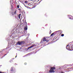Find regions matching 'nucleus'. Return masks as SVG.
Segmentation results:
<instances>
[{
    "mask_svg": "<svg viewBox=\"0 0 73 73\" xmlns=\"http://www.w3.org/2000/svg\"><path fill=\"white\" fill-rule=\"evenodd\" d=\"M17 12V10H15V9H13L12 10V12H11V15L12 16H15V18H16V15H17V14H16V12Z\"/></svg>",
    "mask_w": 73,
    "mask_h": 73,
    "instance_id": "obj_1",
    "label": "nucleus"
},
{
    "mask_svg": "<svg viewBox=\"0 0 73 73\" xmlns=\"http://www.w3.org/2000/svg\"><path fill=\"white\" fill-rule=\"evenodd\" d=\"M50 40L49 37H46V38L44 37L43 41H46V42H49V40Z\"/></svg>",
    "mask_w": 73,
    "mask_h": 73,
    "instance_id": "obj_2",
    "label": "nucleus"
},
{
    "mask_svg": "<svg viewBox=\"0 0 73 73\" xmlns=\"http://www.w3.org/2000/svg\"><path fill=\"white\" fill-rule=\"evenodd\" d=\"M23 41H18L17 43V44L18 45H23Z\"/></svg>",
    "mask_w": 73,
    "mask_h": 73,
    "instance_id": "obj_3",
    "label": "nucleus"
},
{
    "mask_svg": "<svg viewBox=\"0 0 73 73\" xmlns=\"http://www.w3.org/2000/svg\"><path fill=\"white\" fill-rule=\"evenodd\" d=\"M36 45L35 44L31 46L28 47V49H30V48H33V47H36Z\"/></svg>",
    "mask_w": 73,
    "mask_h": 73,
    "instance_id": "obj_4",
    "label": "nucleus"
},
{
    "mask_svg": "<svg viewBox=\"0 0 73 73\" xmlns=\"http://www.w3.org/2000/svg\"><path fill=\"white\" fill-rule=\"evenodd\" d=\"M66 48L67 50H70V46L67 45L66 47Z\"/></svg>",
    "mask_w": 73,
    "mask_h": 73,
    "instance_id": "obj_5",
    "label": "nucleus"
},
{
    "mask_svg": "<svg viewBox=\"0 0 73 73\" xmlns=\"http://www.w3.org/2000/svg\"><path fill=\"white\" fill-rule=\"evenodd\" d=\"M49 72H50V73H54V71L52 69H50L49 71Z\"/></svg>",
    "mask_w": 73,
    "mask_h": 73,
    "instance_id": "obj_6",
    "label": "nucleus"
},
{
    "mask_svg": "<svg viewBox=\"0 0 73 73\" xmlns=\"http://www.w3.org/2000/svg\"><path fill=\"white\" fill-rule=\"evenodd\" d=\"M11 72H13V73H15V72L13 70V68L11 67Z\"/></svg>",
    "mask_w": 73,
    "mask_h": 73,
    "instance_id": "obj_7",
    "label": "nucleus"
},
{
    "mask_svg": "<svg viewBox=\"0 0 73 73\" xmlns=\"http://www.w3.org/2000/svg\"><path fill=\"white\" fill-rule=\"evenodd\" d=\"M25 30H26V31H27V29H28V27H27V26H26L24 28Z\"/></svg>",
    "mask_w": 73,
    "mask_h": 73,
    "instance_id": "obj_8",
    "label": "nucleus"
},
{
    "mask_svg": "<svg viewBox=\"0 0 73 73\" xmlns=\"http://www.w3.org/2000/svg\"><path fill=\"white\" fill-rule=\"evenodd\" d=\"M57 32H60V34H61L62 33V30H59L57 31Z\"/></svg>",
    "mask_w": 73,
    "mask_h": 73,
    "instance_id": "obj_9",
    "label": "nucleus"
},
{
    "mask_svg": "<svg viewBox=\"0 0 73 73\" xmlns=\"http://www.w3.org/2000/svg\"><path fill=\"white\" fill-rule=\"evenodd\" d=\"M70 50H72H72H73V44L72 46V47H70Z\"/></svg>",
    "mask_w": 73,
    "mask_h": 73,
    "instance_id": "obj_10",
    "label": "nucleus"
},
{
    "mask_svg": "<svg viewBox=\"0 0 73 73\" xmlns=\"http://www.w3.org/2000/svg\"><path fill=\"white\" fill-rule=\"evenodd\" d=\"M25 7H27V8H28V9H32V8H30V7H29V6H25Z\"/></svg>",
    "mask_w": 73,
    "mask_h": 73,
    "instance_id": "obj_11",
    "label": "nucleus"
},
{
    "mask_svg": "<svg viewBox=\"0 0 73 73\" xmlns=\"http://www.w3.org/2000/svg\"><path fill=\"white\" fill-rule=\"evenodd\" d=\"M7 54H5L4 55V56H3L2 57H1V59L2 58H3V57H4L5 56H6V55H7Z\"/></svg>",
    "mask_w": 73,
    "mask_h": 73,
    "instance_id": "obj_12",
    "label": "nucleus"
},
{
    "mask_svg": "<svg viewBox=\"0 0 73 73\" xmlns=\"http://www.w3.org/2000/svg\"><path fill=\"white\" fill-rule=\"evenodd\" d=\"M51 69L55 70V69H56V68L55 67H52V68H51Z\"/></svg>",
    "mask_w": 73,
    "mask_h": 73,
    "instance_id": "obj_13",
    "label": "nucleus"
},
{
    "mask_svg": "<svg viewBox=\"0 0 73 73\" xmlns=\"http://www.w3.org/2000/svg\"><path fill=\"white\" fill-rule=\"evenodd\" d=\"M21 15V14H19V15H18V17L19 18V19H20V16Z\"/></svg>",
    "mask_w": 73,
    "mask_h": 73,
    "instance_id": "obj_14",
    "label": "nucleus"
},
{
    "mask_svg": "<svg viewBox=\"0 0 73 73\" xmlns=\"http://www.w3.org/2000/svg\"><path fill=\"white\" fill-rule=\"evenodd\" d=\"M53 35H54V33H52V34L50 35L51 36H53Z\"/></svg>",
    "mask_w": 73,
    "mask_h": 73,
    "instance_id": "obj_15",
    "label": "nucleus"
},
{
    "mask_svg": "<svg viewBox=\"0 0 73 73\" xmlns=\"http://www.w3.org/2000/svg\"><path fill=\"white\" fill-rule=\"evenodd\" d=\"M64 36V34H62L61 36H62V37H63V36Z\"/></svg>",
    "mask_w": 73,
    "mask_h": 73,
    "instance_id": "obj_16",
    "label": "nucleus"
},
{
    "mask_svg": "<svg viewBox=\"0 0 73 73\" xmlns=\"http://www.w3.org/2000/svg\"><path fill=\"white\" fill-rule=\"evenodd\" d=\"M17 7L18 8H19V5H17Z\"/></svg>",
    "mask_w": 73,
    "mask_h": 73,
    "instance_id": "obj_17",
    "label": "nucleus"
},
{
    "mask_svg": "<svg viewBox=\"0 0 73 73\" xmlns=\"http://www.w3.org/2000/svg\"><path fill=\"white\" fill-rule=\"evenodd\" d=\"M5 72H0V73H5Z\"/></svg>",
    "mask_w": 73,
    "mask_h": 73,
    "instance_id": "obj_18",
    "label": "nucleus"
},
{
    "mask_svg": "<svg viewBox=\"0 0 73 73\" xmlns=\"http://www.w3.org/2000/svg\"><path fill=\"white\" fill-rule=\"evenodd\" d=\"M25 3H28V2H27V1H25Z\"/></svg>",
    "mask_w": 73,
    "mask_h": 73,
    "instance_id": "obj_19",
    "label": "nucleus"
},
{
    "mask_svg": "<svg viewBox=\"0 0 73 73\" xmlns=\"http://www.w3.org/2000/svg\"><path fill=\"white\" fill-rule=\"evenodd\" d=\"M68 16H69V17H71V15H68Z\"/></svg>",
    "mask_w": 73,
    "mask_h": 73,
    "instance_id": "obj_20",
    "label": "nucleus"
},
{
    "mask_svg": "<svg viewBox=\"0 0 73 73\" xmlns=\"http://www.w3.org/2000/svg\"><path fill=\"white\" fill-rule=\"evenodd\" d=\"M51 31H50V33H49L50 35V34H51Z\"/></svg>",
    "mask_w": 73,
    "mask_h": 73,
    "instance_id": "obj_21",
    "label": "nucleus"
},
{
    "mask_svg": "<svg viewBox=\"0 0 73 73\" xmlns=\"http://www.w3.org/2000/svg\"><path fill=\"white\" fill-rule=\"evenodd\" d=\"M24 64H25V65H27V63H24Z\"/></svg>",
    "mask_w": 73,
    "mask_h": 73,
    "instance_id": "obj_22",
    "label": "nucleus"
},
{
    "mask_svg": "<svg viewBox=\"0 0 73 73\" xmlns=\"http://www.w3.org/2000/svg\"><path fill=\"white\" fill-rule=\"evenodd\" d=\"M25 23L26 24H27V22L26 21H25Z\"/></svg>",
    "mask_w": 73,
    "mask_h": 73,
    "instance_id": "obj_23",
    "label": "nucleus"
},
{
    "mask_svg": "<svg viewBox=\"0 0 73 73\" xmlns=\"http://www.w3.org/2000/svg\"><path fill=\"white\" fill-rule=\"evenodd\" d=\"M15 65H17V64H16V63H15Z\"/></svg>",
    "mask_w": 73,
    "mask_h": 73,
    "instance_id": "obj_24",
    "label": "nucleus"
},
{
    "mask_svg": "<svg viewBox=\"0 0 73 73\" xmlns=\"http://www.w3.org/2000/svg\"><path fill=\"white\" fill-rule=\"evenodd\" d=\"M18 9L19 10H21V9Z\"/></svg>",
    "mask_w": 73,
    "mask_h": 73,
    "instance_id": "obj_25",
    "label": "nucleus"
},
{
    "mask_svg": "<svg viewBox=\"0 0 73 73\" xmlns=\"http://www.w3.org/2000/svg\"><path fill=\"white\" fill-rule=\"evenodd\" d=\"M17 57V56H15V58H16V57Z\"/></svg>",
    "mask_w": 73,
    "mask_h": 73,
    "instance_id": "obj_26",
    "label": "nucleus"
},
{
    "mask_svg": "<svg viewBox=\"0 0 73 73\" xmlns=\"http://www.w3.org/2000/svg\"><path fill=\"white\" fill-rule=\"evenodd\" d=\"M40 0H38V1H39Z\"/></svg>",
    "mask_w": 73,
    "mask_h": 73,
    "instance_id": "obj_27",
    "label": "nucleus"
},
{
    "mask_svg": "<svg viewBox=\"0 0 73 73\" xmlns=\"http://www.w3.org/2000/svg\"><path fill=\"white\" fill-rule=\"evenodd\" d=\"M69 19H71V18H70Z\"/></svg>",
    "mask_w": 73,
    "mask_h": 73,
    "instance_id": "obj_28",
    "label": "nucleus"
},
{
    "mask_svg": "<svg viewBox=\"0 0 73 73\" xmlns=\"http://www.w3.org/2000/svg\"><path fill=\"white\" fill-rule=\"evenodd\" d=\"M23 20V21H24V19Z\"/></svg>",
    "mask_w": 73,
    "mask_h": 73,
    "instance_id": "obj_29",
    "label": "nucleus"
},
{
    "mask_svg": "<svg viewBox=\"0 0 73 73\" xmlns=\"http://www.w3.org/2000/svg\"><path fill=\"white\" fill-rule=\"evenodd\" d=\"M11 61H12V60H11Z\"/></svg>",
    "mask_w": 73,
    "mask_h": 73,
    "instance_id": "obj_30",
    "label": "nucleus"
},
{
    "mask_svg": "<svg viewBox=\"0 0 73 73\" xmlns=\"http://www.w3.org/2000/svg\"><path fill=\"white\" fill-rule=\"evenodd\" d=\"M24 19H25V17H24Z\"/></svg>",
    "mask_w": 73,
    "mask_h": 73,
    "instance_id": "obj_31",
    "label": "nucleus"
}]
</instances>
